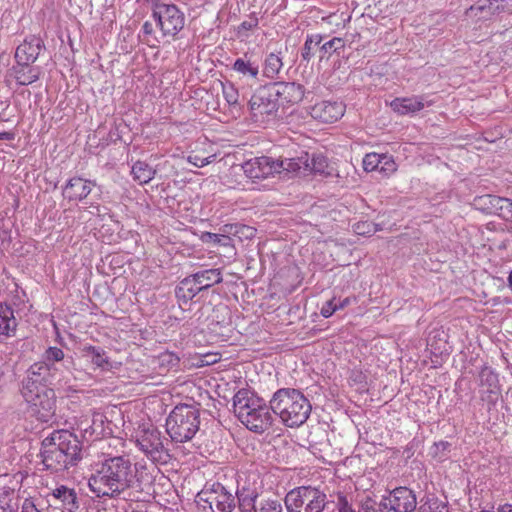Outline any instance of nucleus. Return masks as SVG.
I'll return each mask as SVG.
<instances>
[{
	"label": "nucleus",
	"instance_id": "1",
	"mask_svg": "<svg viewBox=\"0 0 512 512\" xmlns=\"http://www.w3.org/2000/svg\"><path fill=\"white\" fill-rule=\"evenodd\" d=\"M73 365V357H66L61 348L49 347L43 354V360L27 369L21 381L20 393L37 420L48 423L55 418L56 394L50 385L58 372L65 370L72 374Z\"/></svg>",
	"mask_w": 512,
	"mask_h": 512
},
{
	"label": "nucleus",
	"instance_id": "2",
	"mask_svg": "<svg viewBox=\"0 0 512 512\" xmlns=\"http://www.w3.org/2000/svg\"><path fill=\"white\" fill-rule=\"evenodd\" d=\"M153 482L147 465L125 455H102L90 465L88 487L99 498L117 499L130 489L143 490Z\"/></svg>",
	"mask_w": 512,
	"mask_h": 512
},
{
	"label": "nucleus",
	"instance_id": "3",
	"mask_svg": "<svg viewBox=\"0 0 512 512\" xmlns=\"http://www.w3.org/2000/svg\"><path fill=\"white\" fill-rule=\"evenodd\" d=\"M41 463L53 473L76 466L82 459V445L78 437L68 430H56L41 444Z\"/></svg>",
	"mask_w": 512,
	"mask_h": 512
},
{
	"label": "nucleus",
	"instance_id": "4",
	"mask_svg": "<svg viewBox=\"0 0 512 512\" xmlns=\"http://www.w3.org/2000/svg\"><path fill=\"white\" fill-rule=\"evenodd\" d=\"M233 408L241 423L255 433L265 432L273 423L270 404L247 389L234 395Z\"/></svg>",
	"mask_w": 512,
	"mask_h": 512
},
{
	"label": "nucleus",
	"instance_id": "5",
	"mask_svg": "<svg viewBox=\"0 0 512 512\" xmlns=\"http://www.w3.org/2000/svg\"><path fill=\"white\" fill-rule=\"evenodd\" d=\"M270 408L278 415L287 427H299L310 416L311 403L306 396L297 389L282 388L277 390L270 400Z\"/></svg>",
	"mask_w": 512,
	"mask_h": 512
},
{
	"label": "nucleus",
	"instance_id": "6",
	"mask_svg": "<svg viewBox=\"0 0 512 512\" xmlns=\"http://www.w3.org/2000/svg\"><path fill=\"white\" fill-rule=\"evenodd\" d=\"M200 425L199 410L191 405L176 406L166 419V431L172 441L184 443L191 440Z\"/></svg>",
	"mask_w": 512,
	"mask_h": 512
},
{
	"label": "nucleus",
	"instance_id": "7",
	"mask_svg": "<svg viewBox=\"0 0 512 512\" xmlns=\"http://www.w3.org/2000/svg\"><path fill=\"white\" fill-rule=\"evenodd\" d=\"M133 440L138 449L152 463L164 465L171 460L169 449L164 444L166 439L153 424L139 425L134 432Z\"/></svg>",
	"mask_w": 512,
	"mask_h": 512
},
{
	"label": "nucleus",
	"instance_id": "8",
	"mask_svg": "<svg viewBox=\"0 0 512 512\" xmlns=\"http://www.w3.org/2000/svg\"><path fill=\"white\" fill-rule=\"evenodd\" d=\"M284 503L287 512H324L329 501L319 488L299 486L286 494Z\"/></svg>",
	"mask_w": 512,
	"mask_h": 512
},
{
	"label": "nucleus",
	"instance_id": "9",
	"mask_svg": "<svg viewBox=\"0 0 512 512\" xmlns=\"http://www.w3.org/2000/svg\"><path fill=\"white\" fill-rule=\"evenodd\" d=\"M195 501L200 509L208 512H233L236 508V497L219 482H207Z\"/></svg>",
	"mask_w": 512,
	"mask_h": 512
},
{
	"label": "nucleus",
	"instance_id": "10",
	"mask_svg": "<svg viewBox=\"0 0 512 512\" xmlns=\"http://www.w3.org/2000/svg\"><path fill=\"white\" fill-rule=\"evenodd\" d=\"M154 20L157 22L163 36L175 37L185 25L184 13L175 4L153 3Z\"/></svg>",
	"mask_w": 512,
	"mask_h": 512
},
{
	"label": "nucleus",
	"instance_id": "11",
	"mask_svg": "<svg viewBox=\"0 0 512 512\" xmlns=\"http://www.w3.org/2000/svg\"><path fill=\"white\" fill-rule=\"evenodd\" d=\"M280 104L270 84L260 87L249 101V109L255 122L275 117Z\"/></svg>",
	"mask_w": 512,
	"mask_h": 512
},
{
	"label": "nucleus",
	"instance_id": "12",
	"mask_svg": "<svg viewBox=\"0 0 512 512\" xmlns=\"http://www.w3.org/2000/svg\"><path fill=\"white\" fill-rule=\"evenodd\" d=\"M246 177L255 181L267 178L276 172H280L281 163L268 156L255 157L241 165Z\"/></svg>",
	"mask_w": 512,
	"mask_h": 512
},
{
	"label": "nucleus",
	"instance_id": "13",
	"mask_svg": "<svg viewBox=\"0 0 512 512\" xmlns=\"http://www.w3.org/2000/svg\"><path fill=\"white\" fill-rule=\"evenodd\" d=\"M382 505L393 512H413L417 506L416 495L407 487H398L383 498Z\"/></svg>",
	"mask_w": 512,
	"mask_h": 512
},
{
	"label": "nucleus",
	"instance_id": "14",
	"mask_svg": "<svg viewBox=\"0 0 512 512\" xmlns=\"http://www.w3.org/2000/svg\"><path fill=\"white\" fill-rule=\"evenodd\" d=\"M280 105L299 103L305 93L303 85L296 82H274L270 84Z\"/></svg>",
	"mask_w": 512,
	"mask_h": 512
},
{
	"label": "nucleus",
	"instance_id": "15",
	"mask_svg": "<svg viewBox=\"0 0 512 512\" xmlns=\"http://www.w3.org/2000/svg\"><path fill=\"white\" fill-rule=\"evenodd\" d=\"M43 48L44 43L41 38L36 36L26 38L16 49L15 59L17 64L30 66L37 60Z\"/></svg>",
	"mask_w": 512,
	"mask_h": 512
},
{
	"label": "nucleus",
	"instance_id": "16",
	"mask_svg": "<svg viewBox=\"0 0 512 512\" xmlns=\"http://www.w3.org/2000/svg\"><path fill=\"white\" fill-rule=\"evenodd\" d=\"M345 111L341 102L321 101L311 107V116L323 123H333L340 119Z\"/></svg>",
	"mask_w": 512,
	"mask_h": 512
},
{
	"label": "nucleus",
	"instance_id": "17",
	"mask_svg": "<svg viewBox=\"0 0 512 512\" xmlns=\"http://www.w3.org/2000/svg\"><path fill=\"white\" fill-rule=\"evenodd\" d=\"M363 168L366 171H379L388 176L396 171V163L392 156L368 153L363 159Z\"/></svg>",
	"mask_w": 512,
	"mask_h": 512
},
{
	"label": "nucleus",
	"instance_id": "18",
	"mask_svg": "<svg viewBox=\"0 0 512 512\" xmlns=\"http://www.w3.org/2000/svg\"><path fill=\"white\" fill-rule=\"evenodd\" d=\"M432 101L427 100L424 96H414L407 98H395L390 106L396 113L400 115L415 114L422 110L425 106H431Z\"/></svg>",
	"mask_w": 512,
	"mask_h": 512
},
{
	"label": "nucleus",
	"instance_id": "19",
	"mask_svg": "<svg viewBox=\"0 0 512 512\" xmlns=\"http://www.w3.org/2000/svg\"><path fill=\"white\" fill-rule=\"evenodd\" d=\"M92 185H95V183L90 180L73 177L64 186L63 196L69 201H81L91 193Z\"/></svg>",
	"mask_w": 512,
	"mask_h": 512
},
{
	"label": "nucleus",
	"instance_id": "20",
	"mask_svg": "<svg viewBox=\"0 0 512 512\" xmlns=\"http://www.w3.org/2000/svg\"><path fill=\"white\" fill-rule=\"evenodd\" d=\"M207 289V284L203 286L201 281H197L195 274L184 278L176 287L175 294L180 302L188 303L201 291Z\"/></svg>",
	"mask_w": 512,
	"mask_h": 512
},
{
	"label": "nucleus",
	"instance_id": "21",
	"mask_svg": "<svg viewBox=\"0 0 512 512\" xmlns=\"http://www.w3.org/2000/svg\"><path fill=\"white\" fill-rule=\"evenodd\" d=\"M51 497L55 504H60L68 512H75L79 507L76 491L64 485L55 488Z\"/></svg>",
	"mask_w": 512,
	"mask_h": 512
},
{
	"label": "nucleus",
	"instance_id": "22",
	"mask_svg": "<svg viewBox=\"0 0 512 512\" xmlns=\"http://www.w3.org/2000/svg\"><path fill=\"white\" fill-rule=\"evenodd\" d=\"M501 10L502 8L497 3V0H478L467 9L466 14L477 18V20H488Z\"/></svg>",
	"mask_w": 512,
	"mask_h": 512
},
{
	"label": "nucleus",
	"instance_id": "23",
	"mask_svg": "<svg viewBox=\"0 0 512 512\" xmlns=\"http://www.w3.org/2000/svg\"><path fill=\"white\" fill-rule=\"evenodd\" d=\"M17 325L13 309L0 304V342L15 336Z\"/></svg>",
	"mask_w": 512,
	"mask_h": 512
},
{
	"label": "nucleus",
	"instance_id": "24",
	"mask_svg": "<svg viewBox=\"0 0 512 512\" xmlns=\"http://www.w3.org/2000/svg\"><path fill=\"white\" fill-rule=\"evenodd\" d=\"M82 355L84 358L89 360L95 368L103 371H109L112 368V364L107 353L99 346L84 345L82 348Z\"/></svg>",
	"mask_w": 512,
	"mask_h": 512
},
{
	"label": "nucleus",
	"instance_id": "25",
	"mask_svg": "<svg viewBox=\"0 0 512 512\" xmlns=\"http://www.w3.org/2000/svg\"><path fill=\"white\" fill-rule=\"evenodd\" d=\"M15 79L19 85L27 86L40 78L41 68L17 64L12 67Z\"/></svg>",
	"mask_w": 512,
	"mask_h": 512
},
{
	"label": "nucleus",
	"instance_id": "26",
	"mask_svg": "<svg viewBox=\"0 0 512 512\" xmlns=\"http://www.w3.org/2000/svg\"><path fill=\"white\" fill-rule=\"evenodd\" d=\"M131 173L140 184H147L154 178L156 170L146 162L139 160L133 164Z\"/></svg>",
	"mask_w": 512,
	"mask_h": 512
},
{
	"label": "nucleus",
	"instance_id": "27",
	"mask_svg": "<svg viewBox=\"0 0 512 512\" xmlns=\"http://www.w3.org/2000/svg\"><path fill=\"white\" fill-rule=\"evenodd\" d=\"M481 386H487V392L497 394L499 392L498 375L489 367H484L479 373Z\"/></svg>",
	"mask_w": 512,
	"mask_h": 512
},
{
	"label": "nucleus",
	"instance_id": "28",
	"mask_svg": "<svg viewBox=\"0 0 512 512\" xmlns=\"http://www.w3.org/2000/svg\"><path fill=\"white\" fill-rule=\"evenodd\" d=\"M330 498L337 512H356L351 495L338 491L331 494Z\"/></svg>",
	"mask_w": 512,
	"mask_h": 512
},
{
	"label": "nucleus",
	"instance_id": "29",
	"mask_svg": "<svg viewBox=\"0 0 512 512\" xmlns=\"http://www.w3.org/2000/svg\"><path fill=\"white\" fill-rule=\"evenodd\" d=\"M322 41L323 36L320 34L307 35L305 43L301 50L302 59L309 62L315 54V49L320 47Z\"/></svg>",
	"mask_w": 512,
	"mask_h": 512
},
{
	"label": "nucleus",
	"instance_id": "30",
	"mask_svg": "<svg viewBox=\"0 0 512 512\" xmlns=\"http://www.w3.org/2000/svg\"><path fill=\"white\" fill-rule=\"evenodd\" d=\"M282 66L283 62L280 56L270 53L265 59L263 73L266 77L273 79L279 74Z\"/></svg>",
	"mask_w": 512,
	"mask_h": 512
},
{
	"label": "nucleus",
	"instance_id": "31",
	"mask_svg": "<svg viewBox=\"0 0 512 512\" xmlns=\"http://www.w3.org/2000/svg\"><path fill=\"white\" fill-rule=\"evenodd\" d=\"M197 281H201L203 286L207 284V289L214 284L222 281L221 272L219 269H207L195 273Z\"/></svg>",
	"mask_w": 512,
	"mask_h": 512
},
{
	"label": "nucleus",
	"instance_id": "32",
	"mask_svg": "<svg viewBox=\"0 0 512 512\" xmlns=\"http://www.w3.org/2000/svg\"><path fill=\"white\" fill-rule=\"evenodd\" d=\"M345 46L342 38L334 37L319 47L320 60L329 59L330 56Z\"/></svg>",
	"mask_w": 512,
	"mask_h": 512
},
{
	"label": "nucleus",
	"instance_id": "33",
	"mask_svg": "<svg viewBox=\"0 0 512 512\" xmlns=\"http://www.w3.org/2000/svg\"><path fill=\"white\" fill-rule=\"evenodd\" d=\"M233 69L243 75H248L253 78L258 75V66L254 65L251 61L244 58H238L233 64Z\"/></svg>",
	"mask_w": 512,
	"mask_h": 512
},
{
	"label": "nucleus",
	"instance_id": "34",
	"mask_svg": "<svg viewBox=\"0 0 512 512\" xmlns=\"http://www.w3.org/2000/svg\"><path fill=\"white\" fill-rule=\"evenodd\" d=\"M501 199L502 197L500 196L487 194L479 197L478 203L482 210L489 214H495L498 210Z\"/></svg>",
	"mask_w": 512,
	"mask_h": 512
},
{
	"label": "nucleus",
	"instance_id": "35",
	"mask_svg": "<svg viewBox=\"0 0 512 512\" xmlns=\"http://www.w3.org/2000/svg\"><path fill=\"white\" fill-rule=\"evenodd\" d=\"M201 239L204 243H213L220 246H231L232 238L226 234L205 232Z\"/></svg>",
	"mask_w": 512,
	"mask_h": 512
},
{
	"label": "nucleus",
	"instance_id": "36",
	"mask_svg": "<svg viewBox=\"0 0 512 512\" xmlns=\"http://www.w3.org/2000/svg\"><path fill=\"white\" fill-rule=\"evenodd\" d=\"M353 230L358 235L370 236L380 230L378 224L371 221H359L353 225Z\"/></svg>",
	"mask_w": 512,
	"mask_h": 512
},
{
	"label": "nucleus",
	"instance_id": "37",
	"mask_svg": "<svg viewBox=\"0 0 512 512\" xmlns=\"http://www.w3.org/2000/svg\"><path fill=\"white\" fill-rule=\"evenodd\" d=\"M259 497L236 498V507L239 512H258L257 499Z\"/></svg>",
	"mask_w": 512,
	"mask_h": 512
},
{
	"label": "nucleus",
	"instance_id": "38",
	"mask_svg": "<svg viewBox=\"0 0 512 512\" xmlns=\"http://www.w3.org/2000/svg\"><path fill=\"white\" fill-rule=\"evenodd\" d=\"M258 512H283V506L277 498H265L259 502Z\"/></svg>",
	"mask_w": 512,
	"mask_h": 512
},
{
	"label": "nucleus",
	"instance_id": "39",
	"mask_svg": "<svg viewBox=\"0 0 512 512\" xmlns=\"http://www.w3.org/2000/svg\"><path fill=\"white\" fill-rule=\"evenodd\" d=\"M259 20L255 13L249 15L247 20H244L237 28L238 37H247L248 32L258 26Z\"/></svg>",
	"mask_w": 512,
	"mask_h": 512
},
{
	"label": "nucleus",
	"instance_id": "40",
	"mask_svg": "<svg viewBox=\"0 0 512 512\" xmlns=\"http://www.w3.org/2000/svg\"><path fill=\"white\" fill-rule=\"evenodd\" d=\"M490 242L488 245V250L492 253H500L503 250L507 249V246L510 243L506 240L505 234L503 232L495 235L493 239H488Z\"/></svg>",
	"mask_w": 512,
	"mask_h": 512
},
{
	"label": "nucleus",
	"instance_id": "41",
	"mask_svg": "<svg viewBox=\"0 0 512 512\" xmlns=\"http://www.w3.org/2000/svg\"><path fill=\"white\" fill-rule=\"evenodd\" d=\"M246 495L247 497H259V491L254 485H251L246 482L241 484L240 481H238L237 489L234 496L236 498H241L246 497Z\"/></svg>",
	"mask_w": 512,
	"mask_h": 512
},
{
	"label": "nucleus",
	"instance_id": "42",
	"mask_svg": "<svg viewBox=\"0 0 512 512\" xmlns=\"http://www.w3.org/2000/svg\"><path fill=\"white\" fill-rule=\"evenodd\" d=\"M327 168V160L322 154H313L310 159L309 171L314 173H324Z\"/></svg>",
	"mask_w": 512,
	"mask_h": 512
},
{
	"label": "nucleus",
	"instance_id": "43",
	"mask_svg": "<svg viewBox=\"0 0 512 512\" xmlns=\"http://www.w3.org/2000/svg\"><path fill=\"white\" fill-rule=\"evenodd\" d=\"M495 214L506 221H510L512 219V200L502 197Z\"/></svg>",
	"mask_w": 512,
	"mask_h": 512
},
{
	"label": "nucleus",
	"instance_id": "44",
	"mask_svg": "<svg viewBox=\"0 0 512 512\" xmlns=\"http://www.w3.org/2000/svg\"><path fill=\"white\" fill-rule=\"evenodd\" d=\"M13 491H3L0 493V512H14L15 506L12 504Z\"/></svg>",
	"mask_w": 512,
	"mask_h": 512
},
{
	"label": "nucleus",
	"instance_id": "45",
	"mask_svg": "<svg viewBox=\"0 0 512 512\" xmlns=\"http://www.w3.org/2000/svg\"><path fill=\"white\" fill-rule=\"evenodd\" d=\"M278 163H281V171L279 173H297L300 172L299 164L295 161V158H286V159H277L275 160Z\"/></svg>",
	"mask_w": 512,
	"mask_h": 512
},
{
	"label": "nucleus",
	"instance_id": "46",
	"mask_svg": "<svg viewBox=\"0 0 512 512\" xmlns=\"http://www.w3.org/2000/svg\"><path fill=\"white\" fill-rule=\"evenodd\" d=\"M223 95L229 105L237 104L239 94L233 85H223Z\"/></svg>",
	"mask_w": 512,
	"mask_h": 512
},
{
	"label": "nucleus",
	"instance_id": "47",
	"mask_svg": "<svg viewBox=\"0 0 512 512\" xmlns=\"http://www.w3.org/2000/svg\"><path fill=\"white\" fill-rule=\"evenodd\" d=\"M337 310V306H336V297H333L332 299L326 301L321 309H320V314L321 316H323L324 318H329L331 317Z\"/></svg>",
	"mask_w": 512,
	"mask_h": 512
},
{
	"label": "nucleus",
	"instance_id": "48",
	"mask_svg": "<svg viewBox=\"0 0 512 512\" xmlns=\"http://www.w3.org/2000/svg\"><path fill=\"white\" fill-rule=\"evenodd\" d=\"M159 361L162 365H167L169 367H175L178 365L180 359L173 352H164L159 356Z\"/></svg>",
	"mask_w": 512,
	"mask_h": 512
},
{
	"label": "nucleus",
	"instance_id": "49",
	"mask_svg": "<svg viewBox=\"0 0 512 512\" xmlns=\"http://www.w3.org/2000/svg\"><path fill=\"white\" fill-rule=\"evenodd\" d=\"M239 228L240 223L225 224L220 228V232L228 235L229 237L234 236L241 239V236H239Z\"/></svg>",
	"mask_w": 512,
	"mask_h": 512
},
{
	"label": "nucleus",
	"instance_id": "50",
	"mask_svg": "<svg viewBox=\"0 0 512 512\" xmlns=\"http://www.w3.org/2000/svg\"><path fill=\"white\" fill-rule=\"evenodd\" d=\"M428 510L429 512H449L447 504L438 499L429 501Z\"/></svg>",
	"mask_w": 512,
	"mask_h": 512
},
{
	"label": "nucleus",
	"instance_id": "51",
	"mask_svg": "<svg viewBox=\"0 0 512 512\" xmlns=\"http://www.w3.org/2000/svg\"><path fill=\"white\" fill-rule=\"evenodd\" d=\"M210 158L211 157L202 158L199 155H190L188 156V161L194 166L201 168L211 163Z\"/></svg>",
	"mask_w": 512,
	"mask_h": 512
},
{
	"label": "nucleus",
	"instance_id": "52",
	"mask_svg": "<svg viewBox=\"0 0 512 512\" xmlns=\"http://www.w3.org/2000/svg\"><path fill=\"white\" fill-rule=\"evenodd\" d=\"M295 161L299 164L300 171H309L310 158L307 152H304L302 156L295 158Z\"/></svg>",
	"mask_w": 512,
	"mask_h": 512
},
{
	"label": "nucleus",
	"instance_id": "53",
	"mask_svg": "<svg viewBox=\"0 0 512 512\" xmlns=\"http://www.w3.org/2000/svg\"><path fill=\"white\" fill-rule=\"evenodd\" d=\"M356 302H357V298L355 296H348L342 300L336 299L337 310L338 311L343 310L346 307H348L349 305H351L352 303H356Z\"/></svg>",
	"mask_w": 512,
	"mask_h": 512
},
{
	"label": "nucleus",
	"instance_id": "54",
	"mask_svg": "<svg viewBox=\"0 0 512 512\" xmlns=\"http://www.w3.org/2000/svg\"><path fill=\"white\" fill-rule=\"evenodd\" d=\"M21 512H41L35 505L34 501L31 499H25L22 507Z\"/></svg>",
	"mask_w": 512,
	"mask_h": 512
},
{
	"label": "nucleus",
	"instance_id": "55",
	"mask_svg": "<svg viewBox=\"0 0 512 512\" xmlns=\"http://www.w3.org/2000/svg\"><path fill=\"white\" fill-rule=\"evenodd\" d=\"M255 233V229L253 227H250V226H247V225H244V224H240V228H239V236H244L246 238H250L254 235Z\"/></svg>",
	"mask_w": 512,
	"mask_h": 512
},
{
	"label": "nucleus",
	"instance_id": "56",
	"mask_svg": "<svg viewBox=\"0 0 512 512\" xmlns=\"http://www.w3.org/2000/svg\"><path fill=\"white\" fill-rule=\"evenodd\" d=\"M450 443L447 441H440L434 444L435 452L434 456H438L439 452H445L449 449Z\"/></svg>",
	"mask_w": 512,
	"mask_h": 512
},
{
	"label": "nucleus",
	"instance_id": "57",
	"mask_svg": "<svg viewBox=\"0 0 512 512\" xmlns=\"http://www.w3.org/2000/svg\"><path fill=\"white\" fill-rule=\"evenodd\" d=\"M15 138V133L13 132H0V140H7V141H11V140H14Z\"/></svg>",
	"mask_w": 512,
	"mask_h": 512
},
{
	"label": "nucleus",
	"instance_id": "58",
	"mask_svg": "<svg viewBox=\"0 0 512 512\" xmlns=\"http://www.w3.org/2000/svg\"><path fill=\"white\" fill-rule=\"evenodd\" d=\"M142 30L144 32V34H151L153 32V26L150 22H145L142 26Z\"/></svg>",
	"mask_w": 512,
	"mask_h": 512
},
{
	"label": "nucleus",
	"instance_id": "59",
	"mask_svg": "<svg viewBox=\"0 0 512 512\" xmlns=\"http://www.w3.org/2000/svg\"><path fill=\"white\" fill-rule=\"evenodd\" d=\"M507 283H508L509 288L512 289V270L509 272V275L507 278Z\"/></svg>",
	"mask_w": 512,
	"mask_h": 512
},
{
	"label": "nucleus",
	"instance_id": "60",
	"mask_svg": "<svg viewBox=\"0 0 512 512\" xmlns=\"http://www.w3.org/2000/svg\"><path fill=\"white\" fill-rule=\"evenodd\" d=\"M113 260H115V264L120 267L122 266L124 263H123V258H113Z\"/></svg>",
	"mask_w": 512,
	"mask_h": 512
}]
</instances>
